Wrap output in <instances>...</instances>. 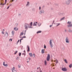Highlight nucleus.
<instances>
[{
    "instance_id": "nucleus-6",
    "label": "nucleus",
    "mask_w": 72,
    "mask_h": 72,
    "mask_svg": "<svg viewBox=\"0 0 72 72\" xmlns=\"http://www.w3.org/2000/svg\"><path fill=\"white\" fill-rule=\"evenodd\" d=\"M24 26L25 27H30V25L27 23H25Z\"/></svg>"
},
{
    "instance_id": "nucleus-63",
    "label": "nucleus",
    "mask_w": 72,
    "mask_h": 72,
    "mask_svg": "<svg viewBox=\"0 0 72 72\" xmlns=\"http://www.w3.org/2000/svg\"><path fill=\"white\" fill-rule=\"evenodd\" d=\"M27 60H28V59H27Z\"/></svg>"
},
{
    "instance_id": "nucleus-53",
    "label": "nucleus",
    "mask_w": 72,
    "mask_h": 72,
    "mask_svg": "<svg viewBox=\"0 0 72 72\" xmlns=\"http://www.w3.org/2000/svg\"><path fill=\"white\" fill-rule=\"evenodd\" d=\"M20 40H23V39H21Z\"/></svg>"
},
{
    "instance_id": "nucleus-26",
    "label": "nucleus",
    "mask_w": 72,
    "mask_h": 72,
    "mask_svg": "<svg viewBox=\"0 0 72 72\" xmlns=\"http://www.w3.org/2000/svg\"><path fill=\"white\" fill-rule=\"evenodd\" d=\"M56 64H57L58 63V61L57 60V59H56Z\"/></svg>"
},
{
    "instance_id": "nucleus-15",
    "label": "nucleus",
    "mask_w": 72,
    "mask_h": 72,
    "mask_svg": "<svg viewBox=\"0 0 72 72\" xmlns=\"http://www.w3.org/2000/svg\"><path fill=\"white\" fill-rule=\"evenodd\" d=\"M44 12V11L43 10H41L39 12L40 14H41V13H43Z\"/></svg>"
},
{
    "instance_id": "nucleus-33",
    "label": "nucleus",
    "mask_w": 72,
    "mask_h": 72,
    "mask_svg": "<svg viewBox=\"0 0 72 72\" xmlns=\"http://www.w3.org/2000/svg\"><path fill=\"white\" fill-rule=\"evenodd\" d=\"M57 24V26H59V25H60V24L59 23H58V24Z\"/></svg>"
},
{
    "instance_id": "nucleus-59",
    "label": "nucleus",
    "mask_w": 72,
    "mask_h": 72,
    "mask_svg": "<svg viewBox=\"0 0 72 72\" xmlns=\"http://www.w3.org/2000/svg\"><path fill=\"white\" fill-rule=\"evenodd\" d=\"M37 69H39V68H37Z\"/></svg>"
},
{
    "instance_id": "nucleus-49",
    "label": "nucleus",
    "mask_w": 72,
    "mask_h": 72,
    "mask_svg": "<svg viewBox=\"0 0 72 72\" xmlns=\"http://www.w3.org/2000/svg\"><path fill=\"white\" fill-rule=\"evenodd\" d=\"M52 25H50V27H52Z\"/></svg>"
},
{
    "instance_id": "nucleus-21",
    "label": "nucleus",
    "mask_w": 72,
    "mask_h": 72,
    "mask_svg": "<svg viewBox=\"0 0 72 72\" xmlns=\"http://www.w3.org/2000/svg\"><path fill=\"white\" fill-rule=\"evenodd\" d=\"M12 33L13 36L14 35V31H12Z\"/></svg>"
},
{
    "instance_id": "nucleus-10",
    "label": "nucleus",
    "mask_w": 72,
    "mask_h": 72,
    "mask_svg": "<svg viewBox=\"0 0 72 72\" xmlns=\"http://www.w3.org/2000/svg\"><path fill=\"white\" fill-rule=\"evenodd\" d=\"M3 65L4 67H8V64H5V62H4Z\"/></svg>"
},
{
    "instance_id": "nucleus-47",
    "label": "nucleus",
    "mask_w": 72,
    "mask_h": 72,
    "mask_svg": "<svg viewBox=\"0 0 72 72\" xmlns=\"http://www.w3.org/2000/svg\"><path fill=\"white\" fill-rule=\"evenodd\" d=\"M9 6L7 8V9H9Z\"/></svg>"
},
{
    "instance_id": "nucleus-13",
    "label": "nucleus",
    "mask_w": 72,
    "mask_h": 72,
    "mask_svg": "<svg viewBox=\"0 0 72 72\" xmlns=\"http://www.w3.org/2000/svg\"><path fill=\"white\" fill-rule=\"evenodd\" d=\"M27 48H28L27 51L28 52L30 51V47L28 46H27Z\"/></svg>"
},
{
    "instance_id": "nucleus-37",
    "label": "nucleus",
    "mask_w": 72,
    "mask_h": 72,
    "mask_svg": "<svg viewBox=\"0 0 72 72\" xmlns=\"http://www.w3.org/2000/svg\"><path fill=\"white\" fill-rule=\"evenodd\" d=\"M2 34H3V35H4V32H2Z\"/></svg>"
},
{
    "instance_id": "nucleus-56",
    "label": "nucleus",
    "mask_w": 72,
    "mask_h": 72,
    "mask_svg": "<svg viewBox=\"0 0 72 72\" xmlns=\"http://www.w3.org/2000/svg\"><path fill=\"white\" fill-rule=\"evenodd\" d=\"M40 72H42V71H40Z\"/></svg>"
},
{
    "instance_id": "nucleus-52",
    "label": "nucleus",
    "mask_w": 72,
    "mask_h": 72,
    "mask_svg": "<svg viewBox=\"0 0 72 72\" xmlns=\"http://www.w3.org/2000/svg\"><path fill=\"white\" fill-rule=\"evenodd\" d=\"M21 40H20V42H21Z\"/></svg>"
},
{
    "instance_id": "nucleus-54",
    "label": "nucleus",
    "mask_w": 72,
    "mask_h": 72,
    "mask_svg": "<svg viewBox=\"0 0 72 72\" xmlns=\"http://www.w3.org/2000/svg\"><path fill=\"white\" fill-rule=\"evenodd\" d=\"M56 62V60H54V62Z\"/></svg>"
},
{
    "instance_id": "nucleus-19",
    "label": "nucleus",
    "mask_w": 72,
    "mask_h": 72,
    "mask_svg": "<svg viewBox=\"0 0 72 72\" xmlns=\"http://www.w3.org/2000/svg\"><path fill=\"white\" fill-rule=\"evenodd\" d=\"M44 64H45V66H46V65L47 64V62L46 61V60L45 61Z\"/></svg>"
},
{
    "instance_id": "nucleus-40",
    "label": "nucleus",
    "mask_w": 72,
    "mask_h": 72,
    "mask_svg": "<svg viewBox=\"0 0 72 72\" xmlns=\"http://www.w3.org/2000/svg\"><path fill=\"white\" fill-rule=\"evenodd\" d=\"M19 40L17 41V44H18V42H19Z\"/></svg>"
},
{
    "instance_id": "nucleus-14",
    "label": "nucleus",
    "mask_w": 72,
    "mask_h": 72,
    "mask_svg": "<svg viewBox=\"0 0 72 72\" xmlns=\"http://www.w3.org/2000/svg\"><path fill=\"white\" fill-rule=\"evenodd\" d=\"M30 5V2H27V4L26 5V6H28Z\"/></svg>"
},
{
    "instance_id": "nucleus-23",
    "label": "nucleus",
    "mask_w": 72,
    "mask_h": 72,
    "mask_svg": "<svg viewBox=\"0 0 72 72\" xmlns=\"http://www.w3.org/2000/svg\"><path fill=\"white\" fill-rule=\"evenodd\" d=\"M64 61H65V63H68L67 61V60L66 59H64Z\"/></svg>"
},
{
    "instance_id": "nucleus-64",
    "label": "nucleus",
    "mask_w": 72,
    "mask_h": 72,
    "mask_svg": "<svg viewBox=\"0 0 72 72\" xmlns=\"http://www.w3.org/2000/svg\"><path fill=\"white\" fill-rule=\"evenodd\" d=\"M53 69H54V68H53Z\"/></svg>"
},
{
    "instance_id": "nucleus-4",
    "label": "nucleus",
    "mask_w": 72,
    "mask_h": 72,
    "mask_svg": "<svg viewBox=\"0 0 72 72\" xmlns=\"http://www.w3.org/2000/svg\"><path fill=\"white\" fill-rule=\"evenodd\" d=\"M50 55H49V54H48L46 58L47 60L48 61H49V60H50Z\"/></svg>"
},
{
    "instance_id": "nucleus-18",
    "label": "nucleus",
    "mask_w": 72,
    "mask_h": 72,
    "mask_svg": "<svg viewBox=\"0 0 72 72\" xmlns=\"http://www.w3.org/2000/svg\"><path fill=\"white\" fill-rule=\"evenodd\" d=\"M72 64H71L69 65V68H72Z\"/></svg>"
},
{
    "instance_id": "nucleus-43",
    "label": "nucleus",
    "mask_w": 72,
    "mask_h": 72,
    "mask_svg": "<svg viewBox=\"0 0 72 72\" xmlns=\"http://www.w3.org/2000/svg\"><path fill=\"white\" fill-rule=\"evenodd\" d=\"M26 36H24V37H22V38H26Z\"/></svg>"
},
{
    "instance_id": "nucleus-12",
    "label": "nucleus",
    "mask_w": 72,
    "mask_h": 72,
    "mask_svg": "<svg viewBox=\"0 0 72 72\" xmlns=\"http://www.w3.org/2000/svg\"><path fill=\"white\" fill-rule=\"evenodd\" d=\"M32 24H33V22H31L30 24V27H31L32 26Z\"/></svg>"
},
{
    "instance_id": "nucleus-8",
    "label": "nucleus",
    "mask_w": 72,
    "mask_h": 72,
    "mask_svg": "<svg viewBox=\"0 0 72 72\" xmlns=\"http://www.w3.org/2000/svg\"><path fill=\"white\" fill-rule=\"evenodd\" d=\"M62 70L63 71H64V72H66L67 71V69L65 68H62Z\"/></svg>"
},
{
    "instance_id": "nucleus-30",
    "label": "nucleus",
    "mask_w": 72,
    "mask_h": 72,
    "mask_svg": "<svg viewBox=\"0 0 72 72\" xmlns=\"http://www.w3.org/2000/svg\"><path fill=\"white\" fill-rule=\"evenodd\" d=\"M18 52V51H15V53H14V54H16Z\"/></svg>"
},
{
    "instance_id": "nucleus-1",
    "label": "nucleus",
    "mask_w": 72,
    "mask_h": 72,
    "mask_svg": "<svg viewBox=\"0 0 72 72\" xmlns=\"http://www.w3.org/2000/svg\"><path fill=\"white\" fill-rule=\"evenodd\" d=\"M72 2V1H71L70 0L68 1V0H66L65 3L66 4H69V3H71Z\"/></svg>"
},
{
    "instance_id": "nucleus-11",
    "label": "nucleus",
    "mask_w": 72,
    "mask_h": 72,
    "mask_svg": "<svg viewBox=\"0 0 72 72\" xmlns=\"http://www.w3.org/2000/svg\"><path fill=\"white\" fill-rule=\"evenodd\" d=\"M5 36L6 37H7L8 36V33L7 32H6V33L5 34Z\"/></svg>"
},
{
    "instance_id": "nucleus-7",
    "label": "nucleus",
    "mask_w": 72,
    "mask_h": 72,
    "mask_svg": "<svg viewBox=\"0 0 72 72\" xmlns=\"http://www.w3.org/2000/svg\"><path fill=\"white\" fill-rule=\"evenodd\" d=\"M38 24V23H37V22H34L33 24V26H37V25Z\"/></svg>"
},
{
    "instance_id": "nucleus-41",
    "label": "nucleus",
    "mask_w": 72,
    "mask_h": 72,
    "mask_svg": "<svg viewBox=\"0 0 72 72\" xmlns=\"http://www.w3.org/2000/svg\"><path fill=\"white\" fill-rule=\"evenodd\" d=\"M22 55H26V53H22Z\"/></svg>"
},
{
    "instance_id": "nucleus-58",
    "label": "nucleus",
    "mask_w": 72,
    "mask_h": 72,
    "mask_svg": "<svg viewBox=\"0 0 72 72\" xmlns=\"http://www.w3.org/2000/svg\"><path fill=\"white\" fill-rule=\"evenodd\" d=\"M12 1L13 2V1H14V0H12Z\"/></svg>"
},
{
    "instance_id": "nucleus-20",
    "label": "nucleus",
    "mask_w": 72,
    "mask_h": 72,
    "mask_svg": "<svg viewBox=\"0 0 72 72\" xmlns=\"http://www.w3.org/2000/svg\"><path fill=\"white\" fill-rule=\"evenodd\" d=\"M41 25V23L40 22H39L38 23V26L39 27H40V26Z\"/></svg>"
},
{
    "instance_id": "nucleus-44",
    "label": "nucleus",
    "mask_w": 72,
    "mask_h": 72,
    "mask_svg": "<svg viewBox=\"0 0 72 72\" xmlns=\"http://www.w3.org/2000/svg\"><path fill=\"white\" fill-rule=\"evenodd\" d=\"M39 10H40V9H41V7H39Z\"/></svg>"
},
{
    "instance_id": "nucleus-22",
    "label": "nucleus",
    "mask_w": 72,
    "mask_h": 72,
    "mask_svg": "<svg viewBox=\"0 0 72 72\" xmlns=\"http://www.w3.org/2000/svg\"><path fill=\"white\" fill-rule=\"evenodd\" d=\"M29 55L31 57H32V53H29Z\"/></svg>"
},
{
    "instance_id": "nucleus-48",
    "label": "nucleus",
    "mask_w": 72,
    "mask_h": 72,
    "mask_svg": "<svg viewBox=\"0 0 72 72\" xmlns=\"http://www.w3.org/2000/svg\"><path fill=\"white\" fill-rule=\"evenodd\" d=\"M3 31H5V30H4V29H3Z\"/></svg>"
},
{
    "instance_id": "nucleus-3",
    "label": "nucleus",
    "mask_w": 72,
    "mask_h": 72,
    "mask_svg": "<svg viewBox=\"0 0 72 72\" xmlns=\"http://www.w3.org/2000/svg\"><path fill=\"white\" fill-rule=\"evenodd\" d=\"M71 22L68 21L67 22V24H68L69 25H68V27H72V24H71Z\"/></svg>"
},
{
    "instance_id": "nucleus-29",
    "label": "nucleus",
    "mask_w": 72,
    "mask_h": 72,
    "mask_svg": "<svg viewBox=\"0 0 72 72\" xmlns=\"http://www.w3.org/2000/svg\"><path fill=\"white\" fill-rule=\"evenodd\" d=\"M33 58H35V53H34L33 55Z\"/></svg>"
},
{
    "instance_id": "nucleus-32",
    "label": "nucleus",
    "mask_w": 72,
    "mask_h": 72,
    "mask_svg": "<svg viewBox=\"0 0 72 72\" xmlns=\"http://www.w3.org/2000/svg\"><path fill=\"white\" fill-rule=\"evenodd\" d=\"M0 5H4V3H1Z\"/></svg>"
},
{
    "instance_id": "nucleus-17",
    "label": "nucleus",
    "mask_w": 72,
    "mask_h": 72,
    "mask_svg": "<svg viewBox=\"0 0 72 72\" xmlns=\"http://www.w3.org/2000/svg\"><path fill=\"white\" fill-rule=\"evenodd\" d=\"M44 51H45V50L42 49V54H44Z\"/></svg>"
},
{
    "instance_id": "nucleus-39",
    "label": "nucleus",
    "mask_w": 72,
    "mask_h": 72,
    "mask_svg": "<svg viewBox=\"0 0 72 72\" xmlns=\"http://www.w3.org/2000/svg\"><path fill=\"white\" fill-rule=\"evenodd\" d=\"M28 59H29V60H31V58L29 57L28 58Z\"/></svg>"
},
{
    "instance_id": "nucleus-9",
    "label": "nucleus",
    "mask_w": 72,
    "mask_h": 72,
    "mask_svg": "<svg viewBox=\"0 0 72 72\" xmlns=\"http://www.w3.org/2000/svg\"><path fill=\"white\" fill-rule=\"evenodd\" d=\"M12 72H17V70H15V68L14 67L12 69Z\"/></svg>"
},
{
    "instance_id": "nucleus-50",
    "label": "nucleus",
    "mask_w": 72,
    "mask_h": 72,
    "mask_svg": "<svg viewBox=\"0 0 72 72\" xmlns=\"http://www.w3.org/2000/svg\"><path fill=\"white\" fill-rule=\"evenodd\" d=\"M24 53L26 52V51H25V50L24 51Z\"/></svg>"
},
{
    "instance_id": "nucleus-45",
    "label": "nucleus",
    "mask_w": 72,
    "mask_h": 72,
    "mask_svg": "<svg viewBox=\"0 0 72 72\" xmlns=\"http://www.w3.org/2000/svg\"><path fill=\"white\" fill-rule=\"evenodd\" d=\"M59 14H60V15H62V14L60 13H59ZM60 14H61V15H60Z\"/></svg>"
},
{
    "instance_id": "nucleus-62",
    "label": "nucleus",
    "mask_w": 72,
    "mask_h": 72,
    "mask_svg": "<svg viewBox=\"0 0 72 72\" xmlns=\"http://www.w3.org/2000/svg\"><path fill=\"white\" fill-rule=\"evenodd\" d=\"M10 5H12V4H10Z\"/></svg>"
},
{
    "instance_id": "nucleus-36",
    "label": "nucleus",
    "mask_w": 72,
    "mask_h": 72,
    "mask_svg": "<svg viewBox=\"0 0 72 72\" xmlns=\"http://www.w3.org/2000/svg\"><path fill=\"white\" fill-rule=\"evenodd\" d=\"M19 56L20 57H21V53H19Z\"/></svg>"
},
{
    "instance_id": "nucleus-24",
    "label": "nucleus",
    "mask_w": 72,
    "mask_h": 72,
    "mask_svg": "<svg viewBox=\"0 0 72 72\" xmlns=\"http://www.w3.org/2000/svg\"><path fill=\"white\" fill-rule=\"evenodd\" d=\"M23 35V32L21 33L20 34V36H22V35Z\"/></svg>"
},
{
    "instance_id": "nucleus-16",
    "label": "nucleus",
    "mask_w": 72,
    "mask_h": 72,
    "mask_svg": "<svg viewBox=\"0 0 72 72\" xmlns=\"http://www.w3.org/2000/svg\"><path fill=\"white\" fill-rule=\"evenodd\" d=\"M14 29L15 31H17L18 30V28L17 27H15L14 28Z\"/></svg>"
},
{
    "instance_id": "nucleus-42",
    "label": "nucleus",
    "mask_w": 72,
    "mask_h": 72,
    "mask_svg": "<svg viewBox=\"0 0 72 72\" xmlns=\"http://www.w3.org/2000/svg\"><path fill=\"white\" fill-rule=\"evenodd\" d=\"M6 1H7V0H5V4L6 3Z\"/></svg>"
},
{
    "instance_id": "nucleus-2",
    "label": "nucleus",
    "mask_w": 72,
    "mask_h": 72,
    "mask_svg": "<svg viewBox=\"0 0 72 72\" xmlns=\"http://www.w3.org/2000/svg\"><path fill=\"white\" fill-rule=\"evenodd\" d=\"M52 40H50V46L51 48H53V44H52Z\"/></svg>"
},
{
    "instance_id": "nucleus-25",
    "label": "nucleus",
    "mask_w": 72,
    "mask_h": 72,
    "mask_svg": "<svg viewBox=\"0 0 72 72\" xmlns=\"http://www.w3.org/2000/svg\"><path fill=\"white\" fill-rule=\"evenodd\" d=\"M41 32V31H39L37 32V33H39Z\"/></svg>"
},
{
    "instance_id": "nucleus-55",
    "label": "nucleus",
    "mask_w": 72,
    "mask_h": 72,
    "mask_svg": "<svg viewBox=\"0 0 72 72\" xmlns=\"http://www.w3.org/2000/svg\"><path fill=\"white\" fill-rule=\"evenodd\" d=\"M27 27L25 28V29H27Z\"/></svg>"
},
{
    "instance_id": "nucleus-46",
    "label": "nucleus",
    "mask_w": 72,
    "mask_h": 72,
    "mask_svg": "<svg viewBox=\"0 0 72 72\" xmlns=\"http://www.w3.org/2000/svg\"><path fill=\"white\" fill-rule=\"evenodd\" d=\"M55 22V21H53V23H54Z\"/></svg>"
},
{
    "instance_id": "nucleus-28",
    "label": "nucleus",
    "mask_w": 72,
    "mask_h": 72,
    "mask_svg": "<svg viewBox=\"0 0 72 72\" xmlns=\"http://www.w3.org/2000/svg\"><path fill=\"white\" fill-rule=\"evenodd\" d=\"M19 58V57H17L16 58V60H18Z\"/></svg>"
},
{
    "instance_id": "nucleus-5",
    "label": "nucleus",
    "mask_w": 72,
    "mask_h": 72,
    "mask_svg": "<svg viewBox=\"0 0 72 72\" xmlns=\"http://www.w3.org/2000/svg\"><path fill=\"white\" fill-rule=\"evenodd\" d=\"M66 43H69V39H68V38L67 37H66Z\"/></svg>"
},
{
    "instance_id": "nucleus-31",
    "label": "nucleus",
    "mask_w": 72,
    "mask_h": 72,
    "mask_svg": "<svg viewBox=\"0 0 72 72\" xmlns=\"http://www.w3.org/2000/svg\"><path fill=\"white\" fill-rule=\"evenodd\" d=\"M18 24L17 23H16L15 24V25H16V26H18Z\"/></svg>"
},
{
    "instance_id": "nucleus-27",
    "label": "nucleus",
    "mask_w": 72,
    "mask_h": 72,
    "mask_svg": "<svg viewBox=\"0 0 72 72\" xmlns=\"http://www.w3.org/2000/svg\"><path fill=\"white\" fill-rule=\"evenodd\" d=\"M64 18H65L64 17L60 19V21H62V20H64Z\"/></svg>"
},
{
    "instance_id": "nucleus-35",
    "label": "nucleus",
    "mask_w": 72,
    "mask_h": 72,
    "mask_svg": "<svg viewBox=\"0 0 72 72\" xmlns=\"http://www.w3.org/2000/svg\"><path fill=\"white\" fill-rule=\"evenodd\" d=\"M18 66L19 68H21V65H18Z\"/></svg>"
},
{
    "instance_id": "nucleus-57",
    "label": "nucleus",
    "mask_w": 72,
    "mask_h": 72,
    "mask_svg": "<svg viewBox=\"0 0 72 72\" xmlns=\"http://www.w3.org/2000/svg\"><path fill=\"white\" fill-rule=\"evenodd\" d=\"M27 62V63H28V62H29V61H28Z\"/></svg>"
},
{
    "instance_id": "nucleus-38",
    "label": "nucleus",
    "mask_w": 72,
    "mask_h": 72,
    "mask_svg": "<svg viewBox=\"0 0 72 72\" xmlns=\"http://www.w3.org/2000/svg\"><path fill=\"white\" fill-rule=\"evenodd\" d=\"M9 41H12V39H10L9 40Z\"/></svg>"
},
{
    "instance_id": "nucleus-34",
    "label": "nucleus",
    "mask_w": 72,
    "mask_h": 72,
    "mask_svg": "<svg viewBox=\"0 0 72 72\" xmlns=\"http://www.w3.org/2000/svg\"><path fill=\"white\" fill-rule=\"evenodd\" d=\"M44 49H46V46L44 45Z\"/></svg>"
},
{
    "instance_id": "nucleus-61",
    "label": "nucleus",
    "mask_w": 72,
    "mask_h": 72,
    "mask_svg": "<svg viewBox=\"0 0 72 72\" xmlns=\"http://www.w3.org/2000/svg\"><path fill=\"white\" fill-rule=\"evenodd\" d=\"M19 15H21V14H19Z\"/></svg>"
},
{
    "instance_id": "nucleus-51",
    "label": "nucleus",
    "mask_w": 72,
    "mask_h": 72,
    "mask_svg": "<svg viewBox=\"0 0 72 72\" xmlns=\"http://www.w3.org/2000/svg\"><path fill=\"white\" fill-rule=\"evenodd\" d=\"M3 4H4V5H5V4H6V3H5V2L4 3H3Z\"/></svg>"
},
{
    "instance_id": "nucleus-60",
    "label": "nucleus",
    "mask_w": 72,
    "mask_h": 72,
    "mask_svg": "<svg viewBox=\"0 0 72 72\" xmlns=\"http://www.w3.org/2000/svg\"><path fill=\"white\" fill-rule=\"evenodd\" d=\"M63 15H64V14H63Z\"/></svg>"
}]
</instances>
